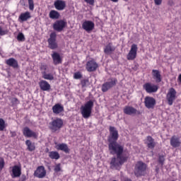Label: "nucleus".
Here are the masks:
<instances>
[{
  "label": "nucleus",
  "mask_w": 181,
  "mask_h": 181,
  "mask_svg": "<svg viewBox=\"0 0 181 181\" xmlns=\"http://www.w3.org/2000/svg\"><path fill=\"white\" fill-rule=\"evenodd\" d=\"M170 144L173 148H179L180 146V139L176 137V136H173L170 140Z\"/></svg>",
  "instance_id": "393cba45"
},
{
  "label": "nucleus",
  "mask_w": 181,
  "mask_h": 181,
  "mask_svg": "<svg viewBox=\"0 0 181 181\" xmlns=\"http://www.w3.org/2000/svg\"><path fill=\"white\" fill-rule=\"evenodd\" d=\"M10 134H11V136H12L13 138L16 136V132H11Z\"/></svg>",
  "instance_id": "8fccbe9b"
},
{
  "label": "nucleus",
  "mask_w": 181,
  "mask_h": 181,
  "mask_svg": "<svg viewBox=\"0 0 181 181\" xmlns=\"http://www.w3.org/2000/svg\"><path fill=\"white\" fill-rule=\"evenodd\" d=\"M17 40H18L19 42H24L25 40V35H23V33H20L18 36H17Z\"/></svg>",
  "instance_id": "e433bc0d"
},
{
  "label": "nucleus",
  "mask_w": 181,
  "mask_h": 181,
  "mask_svg": "<svg viewBox=\"0 0 181 181\" xmlns=\"http://www.w3.org/2000/svg\"><path fill=\"white\" fill-rule=\"evenodd\" d=\"M145 144L147 145L148 148L150 149H153L155 146H156V143L155 142V139L152 138L151 136H148L145 140Z\"/></svg>",
  "instance_id": "4be33fe9"
},
{
  "label": "nucleus",
  "mask_w": 181,
  "mask_h": 181,
  "mask_svg": "<svg viewBox=\"0 0 181 181\" xmlns=\"http://www.w3.org/2000/svg\"><path fill=\"white\" fill-rule=\"evenodd\" d=\"M117 83H118V80L116 78H109L107 82H105L102 85L101 90L103 93H107L108 90L112 88V87H115Z\"/></svg>",
  "instance_id": "39448f33"
},
{
  "label": "nucleus",
  "mask_w": 181,
  "mask_h": 181,
  "mask_svg": "<svg viewBox=\"0 0 181 181\" xmlns=\"http://www.w3.org/2000/svg\"><path fill=\"white\" fill-rule=\"evenodd\" d=\"M154 4L158 6L162 5V0H154Z\"/></svg>",
  "instance_id": "de8ad7c7"
},
{
  "label": "nucleus",
  "mask_w": 181,
  "mask_h": 181,
  "mask_svg": "<svg viewBox=\"0 0 181 181\" xmlns=\"http://www.w3.org/2000/svg\"><path fill=\"white\" fill-rule=\"evenodd\" d=\"M128 160V157L127 156H117V157L112 158L110 161V169H115L116 170H119L121 166Z\"/></svg>",
  "instance_id": "f257e3e1"
},
{
  "label": "nucleus",
  "mask_w": 181,
  "mask_h": 181,
  "mask_svg": "<svg viewBox=\"0 0 181 181\" xmlns=\"http://www.w3.org/2000/svg\"><path fill=\"white\" fill-rule=\"evenodd\" d=\"M158 163L163 166L165 163V156H159L158 157Z\"/></svg>",
  "instance_id": "58836bf2"
},
{
  "label": "nucleus",
  "mask_w": 181,
  "mask_h": 181,
  "mask_svg": "<svg viewBox=\"0 0 181 181\" xmlns=\"http://www.w3.org/2000/svg\"><path fill=\"white\" fill-rule=\"evenodd\" d=\"M93 107H94V102L93 100L88 101L84 105L81 107V114L83 118L87 119L91 117Z\"/></svg>",
  "instance_id": "7ed1b4c3"
},
{
  "label": "nucleus",
  "mask_w": 181,
  "mask_h": 181,
  "mask_svg": "<svg viewBox=\"0 0 181 181\" xmlns=\"http://www.w3.org/2000/svg\"><path fill=\"white\" fill-rule=\"evenodd\" d=\"M45 152H47L49 153V148H47L46 150H45Z\"/></svg>",
  "instance_id": "603ef678"
},
{
  "label": "nucleus",
  "mask_w": 181,
  "mask_h": 181,
  "mask_svg": "<svg viewBox=\"0 0 181 181\" xmlns=\"http://www.w3.org/2000/svg\"><path fill=\"white\" fill-rule=\"evenodd\" d=\"M51 56H52L53 64H54V66L62 64L63 62V58H62L59 52H53Z\"/></svg>",
  "instance_id": "f3484780"
},
{
  "label": "nucleus",
  "mask_w": 181,
  "mask_h": 181,
  "mask_svg": "<svg viewBox=\"0 0 181 181\" xmlns=\"http://www.w3.org/2000/svg\"><path fill=\"white\" fill-rule=\"evenodd\" d=\"M28 2L30 11H33V9H35V3L33 2V0H28Z\"/></svg>",
  "instance_id": "c9c22d12"
},
{
  "label": "nucleus",
  "mask_w": 181,
  "mask_h": 181,
  "mask_svg": "<svg viewBox=\"0 0 181 181\" xmlns=\"http://www.w3.org/2000/svg\"><path fill=\"white\" fill-rule=\"evenodd\" d=\"M123 1H125V2H128V1H129V0H123Z\"/></svg>",
  "instance_id": "5fc2aeb1"
},
{
  "label": "nucleus",
  "mask_w": 181,
  "mask_h": 181,
  "mask_svg": "<svg viewBox=\"0 0 181 181\" xmlns=\"http://www.w3.org/2000/svg\"><path fill=\"white\" fill-rule=\"evenodd\" d=\"M50 19H59L60 18V13L55 10H52L49 13Z\"/></svg>",
  "instance_id": "2f4dec72"
},
{
  "label": "nucleus",
  "mask_w": 181,
  "mask_h": 181,
  "mask_svg": "<svg viewBox=\"0 0 181 181\" xmlns=\"http://www.w3.org/2000/svg\"><path fill=\"white\" fill-rule=\"evenodd\" d=\"M42 77L45 80H54V76L52 74H47L46 71L42 72Z\"/></svg>",
  "instance_id": "72a5a7b5"
},
{
  "label": "nucleus",
  "mask_w": 181,
  "mask_h": 181,
  "mask_svg": "<svg viewBox=\"0 0 181 181\" xmlns=\"http://www.w3.org/2000/svg\"><path fill=\"white\" fill-rule=\"evenodd\" d=\"M176 90L175 88H171L168 90V92L166 95V100L168 101V105H173V102L176 100Z\"/></svg>",
  "instance_id": "0eeeda50"
},
{
  "label": "nucleus",
  "mask_w": 181,
  "mask_h": 181,
  "mask_svg": "<svg viewBox=\"0 0 181 181\" xmlns=\"http://www.w3.org/2000/svg\"><path fill=\"white\" fill-rule=\"evenodd\" d=\"M34 176L38 179H43L46 176V170L43 166H39L34 173Z\"/></svg>",
  "instance_id": "a211bd4d"
},
{
  "label": "nucleus",
  "mask_w": 181,
  "mask_h": 181,
  "mask_svg": "<svg viewBox=\"0 0 181 181\" xmlns=\"http://www.w3.org/2000/svg\"><path fill=\"white\" fill-rule=\"evenodd\" d=\"M40 69L42 71H46L47 70V65H41Z\"/></svg>",
  "instance_id": "49530a36"
},
{
  "label": "nucleus",
  "mask_w": 181,
  "mask_h": 181,
  "mask_svg": "<svg viewBox=\"0 0 181 181\" xmlns=\"http://www.w3.org/2000/svg\"><path fill=\"white\" fill-rule=\"evenodd\" d=\"M8 33V31L2 29V27L0 26V36H4V35H6Z\"/></svg>",
  "instance_id": "c03bdc74"
},
{
  "label": "nucleus",
  "mask_w": 181,
  "mask_h": 181,
  "mask_svg": "<svg viewBox=\"0 0 181 181\" xmlns=\"http://www.w3.org/2000/svg\"><path fill=\"white\" fill-rule=\"evenodd\" d=\"M81 84L82 87H87V86H88V84H90V81H88V79H83L81 81Z\"/></svg>",
  "instance_id": "4c0bfd02"
},
{
  "label": "nucleus",
  "mask_w": 181,
  "mask_h": 181,
  "mask_svg": "<svg viewBox=\"0 0 181 181\" xmlns=\"http://www.w3.org/2000/svg\"><path fill=\"white\" fill-rule=\"evenodd\" d=\"M124 181H132V180L129 178H124Z\"/></svg>",
  "instance_id": "3c124183"
},
{
  "label": "nucleus",
  "mask_w": 181,
  "mask_h": 181,
  "mask_svg": "<svg viewBox=\"0 0 181 181\" xmlns=\"http://www.w3.org/2000/svg\"><path fill=\"white\" fill-rule=\"evenodd\" d=\"M152 76L157 83H160V81H162V75H160V71H159V70L153 69Z\"/></svg>",
  "instance_id": "a878e982"
},
{
  "label": "nucleus",
  "mask_w": 181,
  "mask_h": 181,
  "mask_svg": "<svg viewBox=\"0 0 181 181\" xmlns=\"http://www.w3.org/2000/svg\"><path fill=\"white\" fill-rule=\"evenodd\" d=\"M84 1L88 5H91L92 6H94V4L95 2V0H84Z\"/></svg>",
  "instance_id": "37998d69"
},
{
  "label": "nucleus",
  "mask_w": 181,
  "mask_h": 181,
  "mask_svg": "<svg viewBox=\"0 0 181 181\" xmlns=\"http://www.w3.org/2000/svg\"><path fill=\"white\" fill-rule=\"evenodd\" d=\"M118 140V131L114 127H110V136L107 138L109 144L117 142Z\"/></svg>",
  "instance_id": "6e6552de"
},
{
  "label": "nucleus",
  "mask_w": 181,
  "mask_h": 181,
  "mask_svg": "<svg viewBox=\"0 0 181 181\" xmlns=\"http://www.w3.org/2000/svg\"><path fill=\"white\" fill-rule=\"evenodd\" d=\"M25 145L27 146V149L30 152H33V151L36 149V147L35 146V143H32L30 140H26Z\"/></svg>",
  "instance_id": "7c9ffc66"
},
{
  "label": "nucleus",
  "mask_w": 181,
  "mask_h": 181,
  "mask_svg": "<svg viewBox=\"0 0 181 181\" xmlns=\"http://www.w3.org/2000/svg\"><path fill=\"white\" fill-rule=\"evenodd\" d=\"M136 52H138V45L133 44L127 56V60H135L136 59Z\"/></svg>",
  "instance_id": "f8f14e48"
},
{
  "label": "nucleus",
  "mask_w": 181,
  "mask_h": 181,
  "mask_svg": "<svg viewBox=\"0 0 181 181\" xmlns=\"http://www.w3.org/2000/svg\"><path fill=\"white\" fill-rule=\"evenodd\" d=\"M147 168L148 165L142 161L137 162L134 167L135 176L137 177H139V176H144V175L146 173Z\"/></svg>",
  "instance_id": "20e7f679"
},
{
  "label": "nucleus",
  "mask_w": 181,
  "mask_h": 181,
  "mask_svg": "<svg viewBox=\"0 0 181 181\" xmlns=\"http://www.w3.org/2000/svg\"><path fill=\"white\" fill-rule=\"evenodd\" d=\"M63 127V119L60 118H57L52 122H49V128L52 131V132H56L59 131Z\"/></svg>",
  "instance_id": "423d86ee"
},
{
  "label": "nucleus",
  "mask_w": 181,
  "mask_h": 181,
  "mask_svg": "<svg viewBox=\"0 0 181 181\" xmlns=\"http://www.w3.org/2000/svg\"><path fill=\"white\" fill-rule=\"evenodd\" d=\"M30 13L29 11H26L25 13H22L19 16L18 21H20V22H26V21L30 19Z\"/></svg>",
  "instance_id": "cd10ccee"
},
{
  "label": "nucleus",
  "mask_w": 181,
  "mask_h": 181,
  "mask_svg": "<svg viewBox=\"0 0 181 181\" xmlns=\"http://www.w3.org/2000/svg\"><path fill=\"white\" fill-rule=\"evenodd\" d=\"M6 64H7V66H9V67H12L13 69H18V67H19L18 61L15 59V58H10L8 59H6Z\"/></svg>",
  "instance_id": "5701e85b"
},
{
  "label": "nucleus",
  "mask_w": 181,
  "mask_h": 181,
  "mask_svg": "<svg viewBox=\"0 0 181 181\" xmlns=\"http://www.w3.org/2000/svg\"><path fill=\"white\" fill-rule=\"evenodd\" d=\"M54 170V172H57V173L60 172V170H62V168L60 167V163L57 164L55 166Z\"/></svg>",
  "instance_id": "a18cd8bd"
},
{
  "label": "nucleus",
  "mask_w": 181,
  "mask_h": 181,
  "mask_svg": "<svg viewBox=\"0 0 181 181\" xmlns=\"http://www.w3.org/2000/svg\"><path fill=\"white\" fill-rule=\"evenodd\" d=\"M5 168V160L4 158L0 157V171Z\"/></svg>",
  "instance_id": "a19ab883"
},
{
  "label": "nucleus",
  "mask_w": 181,
  "mask_h": 181,
  "mask_svg": "<svg viewBox=\"0 0 181 181\" xmlns=\"http://www.w3.org/2000/svg\"><path fill=\"white\" fill-rule=\"evenodd\" d=\"M5 127V120H4V119H0V131H4Z\"/></svg>",
  "instance_id": "ea45409f"
},
{
  "label": "nucleus",
  "mask_w": 181,
  "mask_h": 181,
  "mask_svg": "<svg viewBox=\"0 0 181 181\" xmlns=\"http://www.w3.org/2000/svg\"><path fill=\"white\" fill-rule=\"evenodd\" d=\"M74 78L76 80H78L79 78H81V74L79 72H76L74 74Z\"/></svg>",
  "instance_id": "79ce46f5"
},
{
  "label": "nucleus",
  "mask_w": 181,
  "mask_h": 181,
  "mask_svg": "<svg viewBox=\"0 0 181 181\" xmlns=\"http://www.w3.org/2000/svg\"><path fill=\"white\" fill-rule=\"evenodd\" d=\"M144 90L146 91L148 94H152V93H156L159 87L157 85L151 83H146L143 86Z\"/></svg>",
  "instance_id": "9b49d317"
},
{
  "label": "nucleus",
  "mask_w": 181,
  "mask_h": 181,
  "mask_svg": "<svg viewBox=\"0 0 181 181\" xmlns=\"http://www.w3.org/2000/svg\"><path fill=\"white\" fill-rule=\"evenodd\" d=\"M21 175H22V168L21 166L14 165L11 167V176L13 179H15V177H21Z\"/></svg>",
  "instance_id": "4468645a"
},
{
  "label": "nucleus",
  "mask_w": 181,
  "mask_h": 181,
  "mask_svg": "<svg viewBox=\"0 0 181 181\" xmlns=\"http://www.w3.org/2000/svg\"><path fill=\"white\" fill-rule=\"evenodd\" d=\"M54 6L57 11H64L66 9V1L57 0L54 2Z\"/></svg>",
  "instance_id": "412c9836"
},
{
  "label": "nucleus",
  "mask_w": 181,
  "mask_h": 181,
  "mask_svg": "<svg viewBox=\"0 0 181 181\" xmlns=\"http://www.w3.org/2000/svg\"><path fill=\"white\" fill-rule=\"evenodd\" d=\"M48 156L50 159H54L55 160L60 159V154L57 151H49Z\"/></svg>",
  "instance_id": "473e14b6"
},
{
  "label": "nucleus",
  "mask_w": 181,
  "mask_h": 181,
  "mask_svg": "<svg viewBox=\"0 0 181 181\" xmlns=\"http://www.w3.org/2000/svg\"><path fill=\"white\" fill-rule=\"evenodd\" d=\"M168 4H169V5H172L173 4V2L169 1Z\"/></svg>",
  "instance_id": "864d4df0"
},
{
  "label": "nucleus",
  "mask_w": 181,
  "mask_h": 181,
  "mask_svg": "<svg viewBox=\"0 0 181 181\" xmlns=\"http://www.w3.org/2000/svg\"><path fill=\"white\" fill-rule=\"evenodd\" d=\"M67 25V22L64 20H57L53 24V29L57 32H62L66 26Z\"/></svg>",
  "instance_id": "1a4fd4ad"
},
{
  "label": "nucleus",
  "mask_w": 181,
  "mask_h": 181,
  "mask_svg": "<svg viewBox=\"0 0 181 181\" xmlns=\"http://www.w3.org/2000/svg\"><path fill=\"white\" fill-rule=\"evenodd\" d=\"M18 181H26V175H22Z\"/></svg>",
  "instance_id": "09e8293b"
},
{
  "label": "nucleus",
  "mask_w": 181,
  "mask_h": 181,
  "mask_svg": "<svg viewBox=\"0 0 181 181\" xmlns=\"http://www.w3.org/2000/svg\"><path fill=\"white\" fill-rule=\"evenodd\" d=\"M57 149H58V151H62L63 152H65V153H70V148H69V146H67V144L64 143L58 144L57 146Z\"/></svg>",
  "instance_id": "c85d7f7f"
},
{
  "label": "nucleus",
  "mask_w": 181,
  "mask_h": 181,
  "mask_svg": "<svg viewBox=\"0 0 181 181\" xmlns=\"http://www.w3.org/2000/svg\"><path fill=\"white\" fill-rule=\"evenodd\" d=\"M115 51V47L112 46V44L109 43L107 45H106L105 49H104V52L106 54H111V53H112V52Z\"/></svg>",
  "instance_id": "c756f323"
},
{
  "label": "nucleus",
  "mask_w": 181,
  "mask_h": 181,
  "mask_svg": "<svg viewBox=\"0 0 181 181\" xmlns=\"http://www.w3.org/2000/svg\"><path fill=\"white\" fill-rule=\"evenodd\" d=\"M94 22L91 21H86L82 24V28L86 32L89 33L94 30Z\"/></svg>",
  "instance_id": "6ab92c4d"
},
{
  "label": "nucleus",
  "mask_w": 181,
  "mask_h": 181,
  "mask_svg": "<svg viewBox=\"0 0 181 181\" xmlns=\"http://www.w3.org/2000/svg\"><path fill=\"white\" fill-rule=\"evenodd\" d=\"M56 33H52L49 35V38L48 39V47L52 50H54L57 49V42H56Z\"/></svg>",
  "instance_id": "9d476101"
},
{
  "label": "nucleus",
  "mask_w": 181,
  "mask_h": 181,
  "mask_svg": "<svg viewBox=\"0 0 181 181\" xmlns=\"http://www.w3.org/2000/svg\"><path fill=\"white\" fill-rule=\"evenodd\" d=\"M144 104L146 108L151 109L154 108L155 105H156V100L151 96H146L144 98Z\"/></svg>",
  "instance_id": "ddd939ff"
},
{
  "label": "nucleus",
  "mask_w": 181,
  "mask_h": 181,
  "mask_svg": "<svg viewBox=\"0 0 181 181\" xmlns=\"http://www.w3.org/2000/svg\"><path fill=\"white\" fill-rule=\"evenodd\" d=\"M63 111H64V107L59 103L54 105L52 107V112H54V114H56L57 115L60 114L61 112H63Z\"/></svg>",
  "instance_id": "bb28decb"
},
{
  "label": "nucleus",
  "mask_w": 181,
  "mask_h": 181,
  "mask_svg": "<svg viewBox=\"0 0 181 181\" xmlns=\"http://www.w3.org/2000/svg\"><path fill=\"white\" fill-rule=\"evenodd\" d=\"M11 103V107H16V105H18V104H21V101L18 100L16 98H10Z\"/></svg>",
  "instance_id": "f704fd0d"
},
{
  "label": "nucleus",
  "mask_w": 181,
  "mask_h": 181,
  "mask_svg": "<svg viewBox=\"0 0 181 181\" xmlns=\"http://www.w3.org/2000/svg\"><path fill=\"white\" fill-rule=\"evenodd\" d=\"M40 90L42 91H49L50 90V84L48 81L42 80L39 82Z\"/></svg>",
  "instance_id": "b1692460"
},
{
  "label": "nucleus",
  "mask_w": 181,
  "mask_h": 181,
  "mask_svg": "<svg viewBox=\"0 0 181 181\" xmlns=\"http://www.w3.org/2000/svg\"><path fill=\"white\" fill-rule=\"evenodd\" d=\"M23 134L25 136V138H37V134L28 127L23 128Z\"/></svg>",
  "instance_id": "dca6fc26"
},
{
  "label": "nucleus",
  "mask_w": 181,
  "mask_h": 181,
  "mask_svg": "<svg viewBox=\"0 0 181 181\" xmlns=\"http://www.w3.org/2000/svg\"><path fill=\"white\" fill-rule=\"evenodd\" d=\"M86 69L89 73L95 71L98 69V64L94 60H90L86 63Z\"/></svg>",
  "instance_id": "2eb2a0df"
},
{
  "label": "nucleus",
  "mask_w": 181,
  "mask_h": 181,
  "mask_svg": "<svg viewBox=\"0 0 181 181\" xmlns=\"http://www.w3.org/2000/svg\"><path fill=\"white\" fill-rule=\"evenodd\" d=\"M108 148L111 155H117L118 158L119 156H125V155L122 154L124 153V146L118 144V142L109 143Z\"/></svg>",
  "instance_id": "f03ea898"
},
{
  "label": "nucleus",
  "mask_w": 181,
  "mask_h": 181,
  "mask_svg": "<svg viewBox=\"0 0 181 181\" xmlns=\"http://www.w3.org/2000/svg\"><path fill=\"white\" fill-rule=\"evenodd\" d=\"M124 112L127 115H134L135 114H137L138 115H139V114H141V112L138 111L134 107H131V106H126L124 109Z\"/></svg>",
  "instance_id": "aec40b11"
}]
</instances>
